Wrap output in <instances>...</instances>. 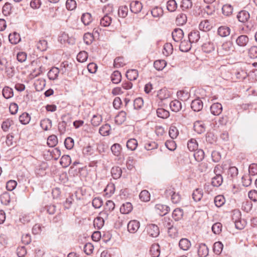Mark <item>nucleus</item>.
<instances>
[{
    "label": "nucleus",
    "mask_w": 257,
    "mask_h": 257,
    "mask_svg": "<svg viewBox=\"0 0 257 257\" xmlns=\"http://www.w3.org/2000/svg\"><path fill=\"white\" fill-rule=\"evenodd\" d=\"M234 49L233 43L230 41H226L218 48L217 53L220 56L229 55L234 51Z\"/></svg>",
    "instance_id": "nucleus-1"
},
{
    "label": "nucleus",
    "mask_w": 257,
    "mask_h": 257,
    "mask_svg": "<svg viewBox=\"0 0 257 257\" xmlns=\"http://www.w3.org/2000/svg\"><path fill=\"white\" fill-rule=\"evenodd\" d=\"M165 195L167 197H171V200L174 204L180 202L181 199V195L176 193L175 188L172 187L168 188L165 191Z\"/></svg>",
    "instance_id": "nucleus-2"
},
{
    "label": "nucleus",
    "mask_w": 257,
    "mask_h": 257,
    "mask_svg": "<svg viewBox=\"0 0 257 257\" xmlns=\"http://www.w3.org/2000/svg\"><path fill=\"white\" fill-rule=\"evenodd\" d=\"M115 204L112 200H107L105 204L104 210L100 213V216L104 217L105 219L108 218L109 214L114 209Z\"/></svg>",
    "instance_id": "nucleus-3"
},
{
    "label": "nucleus",
    "mask_w": 257,
    "mask_h": 257,
    "mask_svg": "<svg viewBox=\"0 0 257 257\" xmlns=\"http://www.w3.org/2000/svg\"><path fill=\"white\" fill-rule=\"evenodd\" d=\"M147 233L153 237H157L160 234V230L158 226L155 224H150L146 227Z\"/></svg>",
    "instance_id": "nucleus-4"
},
{
    "label": "nucleus",
    "mask_w": 257,
    "mask_h": 257,
    "mask_svg": "<svg viewBox=\"0 0 257 257\" xmlns=\"http://www.w3.org/2000/svg\"><path fill=\"white\" fill-rule=\"evenodd\" d=\"M249 38L247 35H241L235 40V44L239 47L244 48L249 43Z\"/></svg>",
    "instance_id": "nucleus-5"
},
{
    "label": "nucleus",
    "mask_w": 257,
    "mask_h": 257,
    "mask_svg": "<svg viewBox=\"0 0 257 257\" xmlns=\"http://www.w3.org/2000/svg\"><path fill=\"white\" fill-rule=\"evenodd\" d=\"M155 211L160 216H164L167 214L170 211V207L162 204H157L155 207Z\"/></svg>",
    "instance_id": "nucleus-6"
},
{
    "label": "nucleus",
    "mask_w": 257,
    "mask_h": 257,
    "mask_svg": "<svg viewBox=\"0 0 257 257\" xmlns=\"http://www.w3.org/2000/svg\"><path fill=\"white\" fill-rule=\"evenodd\" d=\"M140 227V223L137 220H132L127 223V230L131 233L137 232Z\"/></svg>",
    "instance_id": "nucleus-7"
},
{
    "label": "nucleus",
    "mask_w": 257,
    "mask_h": 257,
    "mask_svg": "<svg viewBox=\"0 0 257 257\" xmlns=\"http://www.w3.org/2000/svg\"><path fill=\"white\" fill-rule=\"evenodd\" d=\"M143 8L142 3L139 1H133L130 5L131 11L135 14H138L141 12Z\"/></svg>",
    "instance_id": "nucleus-8"
},
{
    "label": "nucleus",
    "mask_w": 257,
    "mask_h": 257,
    "mask_svg": "<svg viewBox=\"0 0 257 257\" xmlns=\"http://www.w3.org/2000/svg\"><path fill=\"white\" fill-rule=\"evenodd\" d=\"M236 217H238V219L234 218V216L235 215V213H234L233 215L232 216V220H234V223L235 227L237 229H242L244 228L245 226V221L244 220H241L239 219V217H240L241 215L240 212L237 211L236 212Z\"/></svg>",
    "instance_id": "nucleus-9"
},
{
    "label": "nucleus",
    "mask_w": 257,
    "mask_h": 257,
    "mask_svg": "<svg viewBox=\"0 0 257 257\" xmlns=\"http://www.w3.org/2000/svg\"><path fill=\"white\" fill-rule=\"evenodd\" d=\"M203 102L200 98L193 100L191 104V108L196 112L200 111L203 108Z\"/></svg>",
    "instance_id": "nucleus-10"
},
{
    "label": "nucleus",
    "mask_w": 257,
    "mask_h": 257,
    "mask_svg": "<svg viewBox=\"0 0 257 257\" xmlns=\"http://www.w3.org/2000/svg\"><path fill=\"white\" fill-rule=\"evenodd\" d=\"M172 36L175 42H179L182 40L184 36V33L181 29L177 28L172 32Z\"/></svg>",
    "instance_id": "nucleus-11"
},
{
    "label": "nucleus",
    "mask_w": 257,
    "mask_h": 257,
    "mask_svg": "<svg viewBox=\"0 0 257 257\" xmlns=\"http://www.w3.org/2000/svg\"><path fill=\"white\" fill-rule=\"evenodd\" d=\"M211 113L214 115H219L222 111V106L221 103H214L210 106Z\"/></svg>",
    "instance_id": "nucleus-12"
},
{
    "label": "nucleus",
    "mask_w": 257,
    "mask_h": 257,
    "mask_svg": "<svg viewBox=\"0 0 257 257\" xmlns=\"http://www.w3.org/2000/svg\"><path fill=\"white\" fill-rule=\"evenodd\" d=\"M231 30L227 26H220L217 29L218 35L221 37H226L230 34Z\"/></svg>",
    "instance_id": "nucleus-13"
},
{
    "label": "nucleus",
    "mask_w": 257,
    "mask_h": 257,
    "mask_svg": "<svg viewBox=\"0 0 257 257\" xmlns=\"http://www.w3.org/2000/svg\"><path fill=\"white\" fill-rule=\"evenodd\" d=\"M179 246L181 249L187 251L191 247V243L187 238H182L179 242Z\"/></svg>",
    "instance_id": "nucleus-14"
},
{
    "label": "nucleus",
    "mask_w": 257,
    "mask_h": 257,
    "mask_svg": "<svg viewBox=\"0 0 257 257\" xmlns=\"http://www.w3.org/2000/svg\"><path fill=\"white\" fill-rule=\"evenodd\" d=\"M209 253V249L205 243H200L198 248V254L200 257H206Z\"/></svg>",
    "instance_id": "nucleus-15"
},
{
    "label": "nucleus",
    "mask_w": 257,
    "mask_h": 257,
    "mask_svg": "<svg viewBox=\"0 0 257 257\" xmlns=\"http://www.w3.org/2000/svg\"><path fill=\"white\" fill-rule=\"evenodd\" d=\"M250 18V15L249 13L246 11H240L237 15V18L238 20L241 23H244L249 20Z\"/></svg>",
    "instance_id": "nucleus-16"
},
{
    "label": "nucleus",
    "mask_w": 257,
    "mask_h": 257,
    "mask_svg": "<svg viewBox=\"0 0 257 257\" xmlns=\"http://www.w3.org/2000/svg\"><path fill=\"white\" fill-rule=\"evenodd\" d=\"M215 48L213 43L209 41L204 43L202 46V51L206 53H210L214 51Z\"/></svg>",
    "instance_id": "nucleus-17"
},
{
    "label": "nucleus",
    "mask_w": 257,
    "mask_h": 257,
    "mask_svg": "<svg viewBox=\"0 0 257 257\" xmlns=\"http://www.w3.org/2000/svg\"><path fill=\"white\" fill-rule=\"evenodd\" d=\"M188 39L192 43H196L200 39V33L198 31H192L188 36Z\"/></svg>",
    "instance_id": "nucleus-18"
},
{
    "label": "nucleus",
    "mask_w": 257,
    "mask_h": 257,
    "mask_svg": "<svg viewBox=\"0 0 257 257\" xmlns=\"http://www.w3.org/2000/svg\"><path fill=\"white\" fill-rule=\"evenodd\" d=\"M192 43L187 40L181 41L179 48L182 52H188L191 49Z\"/></svg>",
    "instance_id": "nucleus-19"
},
{
    "label": "nucleus",
    "mask_w": 257,
    "mask_h": 257,
    "mask_svg": "<svg viewBox=\"0 0 257 257\" xmlns=\"http://www.w3.org/2000/svg\"><path fill=\"white\" fill-rule=\"evenodd\" d=\"M133 205L130 202H125L123 203L120 207V212L122 214H128L133 210Z\"/></svg>",
    "instance_id": "nucleus-20"
},
{
    "label": "nucleus",
    "mask_w": 257,
    "mask_h": 257,
    "mask_svg": "<svg viewBox=\"0 0 257 257\" xmlns=\"http://www.w3.org/2000/svg\"><path fill=\"white\" fill-rule=\"evenodd\" d=\"M203 195V190L201 188H197L193 191L192 196V198L195 202L201 200Z\"/></svg>",
    "instance_id": "nucleus-21"
},
{
    "label": "nucleus",
    "mask_w": 257,
    "mask_h": 257,
    "mask_svg": "<svg viewBox=\"0 0 257 257\" xmlns=\"http://www.w3.org/2000/svg\"><path fill=\"white\" fill-rule=\"evenodd\" d=\"M170 96V93L166 88H163L158 91L157 97L161 100H165Z\"/></svg>",
    "instance_id": "nucleus-22"
},
{
    "label": "nucleus",
    "mask_w": 257,
    "mask_h": 257,
    "mask_svg": "<svg viewBox=\"0 0 257 257\" xmlns=\"http://www.w3.org/2000/svg\"><path fill=\"white\" fill-rule=\"evenodd\" d=\"M170 107L171 109L174 112H178L182 108V104L178 100H174L170 102Z\"/></svg>",
    "instance_id": "nucleus-23"
},
{
    "label": "nucleus",
    "mask_w": 257,
    "mask_h": 257,
    "mask_svg": "<svg viewBox=\"0 0 257 257\" xmlns=\"http://www.w3.org/2000/svg\"><path fill=\"white\" fill-rule=\"evenodd\" d=\"M126 113L124 111H120L115 116V122L117 124H121L126 120Z\"/></svg>",
    "instance_id": "nucleus-24"
},
{
    "label": "nucleus",
    "mask_w": 257,
    "mask_h": 257,
    "mask_svg": "<svg viewBox=\"0 0 257 257\" xmlns=\"http://www.w3.org/2000/svg\"><path fill=\"white\" fill-rule=\"evenodd\" d=\"M152 257H159L160 254V246L158 244H153L150 250Z\"/></svg>",
    "instance_id": "nucleus-25"
},
{
    "label": "nucleus",
    "mask_w": 257,
    "mask_h": 257,
    "mask_svg": "<svg viewBox=\"0 0 257 257\" xmlns=\"http://www.w3.org/2000/svg\"><path fill=\"white\" fill-rule=\"evenodd\" d=\"M194 129L198 134H201L205 132L204 124L200 121H196L194 123Z\"/></svg>",
    "instance_id": "nucleus-26"
},
{
    "label": "nucleus",
    "mask_w": 257,
    "mask_h": 257,
    "mask_svg": "<svg viewBox=\"0 0 257 257\" xmlns=\"http://www.w3.org/2000/svg\"><path fill=\"white\" fill-rule=\"evenodd\" d=\"M60 73L59 68L57 67H53L48 73V76L51 80H55L58 78V74Z\"/></svg>",
    "instance_id": "nucleus-27"
},
{
    "label": "nucleus",
    "mask_w": 257,
    "mask_h": 257,
    "mask_svg": "<svg viewBox=\"0 0 257 257\" xmlns=\"http://www.w3.org/2000/svg\"><path fill=\"white\" fill-rule=\"evenodd\" d=\"M138 75V71L136 69L128 70L126 73V77L130 81L136 80Z\"/></svg>",
    "instance_id": "nucleus-28"
},
{
    "label": "nucleus",
    "mask_w": 257,
    "mask_h": 257,
    "mask_svg": "<svg viewBox=\"0 0 257 257\" xmlns=\"http://www.w3.org/2000/svg\"><path fill=\"white\" fill-rule=\"evenodd\" d=\"M60 73L62 75L68 74L70 71V67L67 61L63 62L61 65L60 67L59 68Z\"/></svg>",
    "instance_id": "nucleus-29"
},
{
    "label": "nucleus",
    "mask_w": 257,
    "mask_h": 257,
    "mask_svg": "<svg viewBox=\"0 0 257 257\" xmlns=\"http://www.w3.org/2000/svg\"><path fill=\"white\" fill-rule=\"evenodd\" d=\"M193 6L192 0H182L180 8L183 11H188Z\"/></svg>",
    "instance_id": "nucleus-30"
},
{
    "label": "nucleus",
    "mask_w": 257,
    "mask_h": 257,
    "mask_svg": "<svg viewBox=\"0 0 257 257\" xmlns=\"http://www.w3.org/2000/svg\"><path fill=\"white\" fill-rule=\"evenodd\" d=\"M233 7L230 4L224 5L222 8V14L226 16H230L233 12Z\"/></svg>",
    "instance_id": "nucleus-31"
},
{
    "label": "nucleus",
    "mask_w": 257,
    "mask_h": 257,
    "mask_svg": "<svg viewBox=\"0 0 257 257\" xmlns=\"http://www.w3.org/2000/svg\"><path fill=\"white\" fill-rule=\"evenodd\" d=\"M187 21V18L186 15L180 13L177 16L176 19V23L177 25L182 26L186 24Z\"/></svg>",
    "instance_id": "nucleus-32"
},
{
    "label": "nucleus",
    "mask_w": 257,
    "mask_h": 257,
    "mask_svg": "<svg viewBox=\"0 0 257 257\" xmlns=\"http://www.w3.org/2000/svg\"><path fill=\"white\" fill-rule=\"evenodd\" d=\"M3 95L6 99H9L14 95L13 90L9 86H5L2 91Z\"/></svg>",
    "instance_id": "nucleus-33"
},
{
    "label": "nucleus",
    "mask_w": 257,
    "mask_h": 257,
    "mask_svg": "<svg viewBox=\"0 0 257 257\" xmlns=\"http://www.w3.org/2000/svg\"><path fill=\"white\" fill-rule=\"evenodd\" d=\"M9 41L12 44H17L21 40L20 35L14 32L13 34H10L9 36Z\"/></svg>",
    "instance_id": "nucleus-34"
},
{
    "label": "nucleus",
    "mask_w": 257,
    "mask_h": 257,
    "mask_svg": "<svg viewBox=\"0 0 257 257\" xmlns=\"http://www.w3.org/2000/svg\"><path fill=\"white\" fill-rule=\"evenodd\" d=\"M138 145V141L135 139H130L126 142V147L128 150L135 151Z\"/></svg>",
    "instance_id": "nucleus-35"
},
{
    "label": "nucleus",
    "mask_w": 257,
    "mask_h": 257,
    "mask_svg": "<svg viewBox=\"0 0 257 257\" xmlns=\"http://www.w3.org/2000/svg\"><path fill=\"white\" fill-rule=\"evenodd\" d=\"M81 21L84 25L87 26L90 24L92 21V18L91 15L89 13H86L82 14L81 18Z\"/></svg>",
    "instance_id": "nucleus-36"
},
{
    "label": "nucleus",
    "mask_w": 257,
    "mask_h": 257,
    "mask_svg": "<svg viewBox=\"0 0 257 257\" xmlns=\"http://www.w3.org/2000/svg\"><path fill=\"white\" fill-rule=\"evenodd\" d=\"M211 28L212 26H211L210 22L207 20L202 21L199 25V29L204 32L209 31Z\"/></svg>",
    "instance_id": "nucleus-37"
},
{
    "label": "nucleus",
    "mask_w": 257,
    "mask_h": 257,
    "mask_svg": "<svg viewBox=\"0 0 257 257\" xmlns=\"http://www.w3.org/2000/svg\"><path fill=\"white\" fill-rule=\"evenodd\" d=\"M121 75L118 71H114L111 75V80L114 84H118L121 81Z\"/></svg>",
    "instance_id": "nucleus-38"
},
{
    "label": "nucleus",
    "mask_w": 257,
    "mask_h": 257,
    "mask_svg": "<svg viewBox=\"0 0 257 257\" xmlns=\"http://www.w3.org/2000/svg\"><path fill=\"white\" fill-rule=\"evenodd\" d=\"M167 65V62L164 60H156L154 63V66L157 70H163Z\"/></svg>",
    "instance_id": "nucleus-39"
},
{
    "label": "nucleus",
    "mask_w": 257,
    "mask_h": 257,
    "mask_svg": "<svg viewBox=\"0 0 257 257\" xmlns=\"http://www.w3.org/2000/svg\"><path fill=\"white\" fill-rule=\"evenodd\" d=\"M122 148L120 145L117 143L114 144L111 147V151L112 154L117 157L120 156Z\"/></svg>",
    "instance_id": "nucleus-40"
},
{
    "label": "nucleus",
    "mask_w": 257,
    "mask_h": 257,
    "mask_svg": "<svg viewBox=\"0 0 257 257\" xmlns=\"http://www.w3.org/2000/svg\"><path fill=\"white\" fill-rule=\"evenodd\" d=\"M183 215V211L180 208H176L174 210L172 213V217L176 221L180 220L182 218Z\"/></svg>",
    "instance_id": "nucleus-41"
},
{
    "label": "nucleus",
    "mask_w": 257,
    "mask_h": 257,
    "mask_svg": "<svg viewBox=\"0 0 257 257\" xmlns=\"http://www.w3.org/2000/svg\"><path fill=\"white\" fill-rule=\"evenodd\" d=\"M110 130V125L108 123H106L99 128V132L102 136H106L109 134Z\"/></svg>",
    "instance_id": "nucleus-42"
},
{
    "label": "nucleus",
    "mask_w": 257,
    "mask_h": 257,
    "mask_svg": "<svg viewBox=\"0 0 257 257\" xmlns=\"http://www.w3.org/2000/svg\"><path fill=\"white\" fill-rule=\"evenodd\" d=\"M41 127L45 131L49 130L52 126V121L49 118H45L40 122Z\"/></svg>",
    "instance_id": "nucleus-43"
},
{
    "label": "nucleus",
    "mask_w": 257,
    "mask_h": 257,
    "mask_svg": "<svg viewBox=\"0 0 257 257\" xmlns=\"http://www.w3.org/2000/svg\"><path fill=\"white\" fill-rule=\"evenodd\" d=\"M71 162V159L69 155L63 156L60 161V164L63 167L66 168L70 165Z\"/></svg>",
    "instance_id": "nucleus-44"
},
{
    "label": "nucleus",
    "mask_w": 257,
    "mask_h": 257,
    "mask_svg": "<svg viewBox=\"0 0 257 257\" xmlns=\"http://www.w3.org/2000/svg\"><path fill=\"white\" fill-rule=\"evenodd\" d=\"M198 145L195 139H191L188 141L187 147L190 151H195L198 149Z\"/></svg>",
    "instance_id": "nucleus-45"
},
{
    "label": "nucleus",
    "mask_w": 257,
    "mask_h": 257,
    "mask_svg": "<svg viewBox=\"0 0 257 257\" xmlns=\"http://www.w3.org/2000/svg\"><path fill=\"white\" fill-rule=\"evenodd\" d=\"M111 173L112 177L115 179L119 178L122 174V171L120 167H112L111 170Z\"/></svg>",
    "instance_id": "nucleus-46"
},
{
    "label": "nucleus",
    "mask_w": 257,
    "mask_h": 257,
    "mask_svg": "<svg viewBox=\"0 0 257 257\" xmlns=\"http://www.w3.org/2000/svg\"><path fill=\"white\" fill-rule=\"evenodd\" d=\"M157 114L158 117L164 119L169 116L170 113L168 110L163 108H159L157 110Z\"/></svg>",
    "instance_id": "nucleus-47"
},
{
    "label": "nucleus",
    "mask_w": 257,
    "mask_h": 257,
    "mask_svg": "<svg viewBox=\"0 0 257 257\" xmlns=\"http://www.w3.org/2000/svg\"><path fill=\"white\" fill-rule=\"evenodd\" d=\"M111 18L107 14L102 17L100 21V25L104 27L109 26L111 23Z\"/></svg>",
    "instance_id": "nucleus-48"
},
{
    "label": "nucleus",
    "mask_w": 257,
    "mask_h": 257,
    "mask_svg": "<svg viewBox=\"0 0 257 257\" xmlns=\"http://www.w3.org/2000/svg\"><path fill=\"white\" fill-rule=\"evenodd\" d=\"M194 157L197 162L201 161L204 158V152L203 150L201 149H197L194 151Z\"/></svg>",
    "instance_id": "nucleus-49"
},
{
    "label": "nucleus",
    "mask_w": 257,
    "mask_h": 257,
    "mask_svg": "<svg viewBox=\"0 0 257 257\" xmlns=\"http://www.w3.org/2000/svg\"><path fill=\"white\" fill-rule=\"evenodd\" d=\"M223 245L220 241L215 242L213 245V250L216 254H220L223 249Z\"/></svg>",
    "instance_id": "nucleus-50"
},
{
    "label": "nucleus",
    "mask_w": 257,
    "mask_h": 257,
    "mask_svg": "<svg viewBox=\"0 0 257 257\" xmlns=\"http://www.w3.org/2000/svg\"><path fill=\"white\" fill-rule=\"evenodd\" d=\"M30 119L31 117L30 115L27 112L23 113L19 116V120L20 122L23 124H28L30 122Z\"/></svg>",
    "instance_id": "nucleus-51"
},
{
    "label": "nucleus",
    "mask_w": 257,
    "mask_h": 257,
    "mask_svg": "<svg viewBox=\"0 0 257 257\" xmlns=\"http://www.w3.org/2000/svg\"><path fill=\"white\" fill-rule=\"evenodd\" d=\"M223 182V177L222 176H215L212 179L211 184L213 186L219 187Z\"/></svg>",
    "instance_id": "nucleus-52"
},
{
    "label": "nucleus",
    "mask_w": 257,
    "mask_h": 257,
    "mask_svg": "<svg viewBox=\"0 0 257 257\" xmlns=\"http://www.w3.org/2000/svg\"><path fill=\"white\" fill-rule=\"evenodd\" d=\"M102 118L101 115H94L91 120V124L94 126H98L102 122Z\"/></svg>",
    "instance_id": "nucleus-53"
},
{
    "label": "nucleus",
    "mask_w": 257,
    "mask_h": 257,
    "mask_svg": "<svg viewBox=\"0 0 257 257\" xmlns=\"http://www.w3.org/2000/svg\"><path fill=\"white\" fill-rule=\"evenodd\" d=\"M94 40V35L90 33H85L83 36V41L87 45H90Z\"/></svg>",
    "instance_id": "nucleus-54"
},
{
    "label": "nucleus",
    "mask_w": 257,
    "mask_h": 257,
    "mask_svg": "<svg viewBox=\"0 0 257 257\" xmlns=\"http://www.w3.org/2000/svg\"><path fill=\"white\" fill-rule=\"evenodd\" d=\"M14 123V121L12 119L8 118L3 122L2 128L4 132H8L10 127Z\"/></svg>",
    "instance_id": "nucleus-55"
},
{
    "label": "nucleus",
    "mask_w": 257,
    "mask_h": 257,
    "mask_svg": "<svg viewBox=\"0 0 257 257\" xmlns=\"http://www.w3.org/2000/svg\"><path fill=\"white\" fill-rule=\"evenodd\" d=\"M37 48L41 51H45L48 48L47 42L45 40H40L37 44Z\"/></svg>",
    "instance_id": "nucleus-56"
},
{
    "label": "nucleus",
    "mask_w": 257,
    "mask_h": 257,
    "mask_svg": "<svg viewBox=\"0 0 257 257\" xmlns=\"http://www.w3.org/2000/svg\"><path fill=\"white\" fill-rule=\"evenodd\" d=\"M139 197L140 199L144 202L149 201L150 199V193L146 190L142 191L140 194Z\"/></svg>",
    "instance_id": "nucleus-57"
},
{
    "label": "nucleus",
    "mask_w": 257,
    "mask_h": 257,
    "mask_svg": "<svg viewBox=\"0 0 257 257\" xmlns=\"http://www.w3.org/2000/svg\"><path fill=\"white\" fill-rule=\"evenodd\" d=\"M104 219L105 218L102 216L96 218L94 220V225L95 227H97L98 229L102 227L104 224Z\"/></svg>",
    "instance_id": "nucleus-58"
},
{
    "label": "nucleus",
    "mask_w": 257,
    "mask_h": 257,
    "mask_svg": "<svg viewBox=\"0 0 257 257\" xmlns=\"http://www.w3.org/2000/svg\"><path fill=\"white\" fill-rule=\"evenodd\" d=\"M1 200L2 204L7 205L11 201V198L9 193L5 192L1 196Z\"/></svg>",
    "instance_id": "nucleus-59"
},
{
    "label": "nucleus",
    "mask_w": 257,
    "mask_h": 257,
    "mask_svg": "<svg viewBox=\"0 0 257 257\" xmlns=\"http://www.w3.org/2000/svg\"><path fill=\"white\" fill-rule=\"evenodd\" d=\"M214 202L215 205L218 207L222 206L225 203V199L222 195H218L214 198Z\"/></svg>",
    "instance_id": "nucleus-60"
},
{
    "label": "nucleus",
    "mask_w": 257,
    "mask_h": 257,
    "mask_svg": "<svg viewBox=\"0 0 257 257\" xmlns=\"http://www.w3.org/2000/svg\"><path fill=\"white\" fill-rule=\"evenodd\" d=\"M177 8V4L175 0H169L167 4V8L170 12H174Z\"/></svg>",
    "instance_id": "nucleus-61"
},
{
    "label": "nucleus",
    "mask_w": 257,
    "mask_h": 257,
    "mask_svg": "<svg viewBox=\"0 0 257 257\" xmlns=\"http://www.w3.org/2000/svg\"><path fill=\"white\" fill-rule=\"evenodd\" d=\"M58 143L57 138L55 135L50 136L47 139V144L50 147L55 146Z\"/></svg>",
    "instance_id": "nucleus-62"
},
{
    "label": "nucleus",
    "mask_w": 257,
    "mask_h": 257,
    "mask_svg": "<svg viewBox=\"0 0 257 257\" xmlns=\"http://www.w3.org/2000/svg\"><path fill=\"white\" fill-rule=\"evenodd\" d=\"M144 100L141 97H138L134 100V107L135 109H140L143 106Z\"/></svg>",
    "instance_id": "nucleus-63"
},
{
    "label": "nucleus",
    "mask_w": 257,
    "mask_h": 257,
    "mask_svg": "<svg viewBox=\"0 0 257 257\" xmlns=\"http://www.w3.org/2000/svg\"><path fill=\"white\" fill-rule=\"evenodd\" d=\"M248 56L251 59L257 58V46H252L248 49Z\"/></svg>",
    "instance_id": "nucleus-64"
}]
</instances>
